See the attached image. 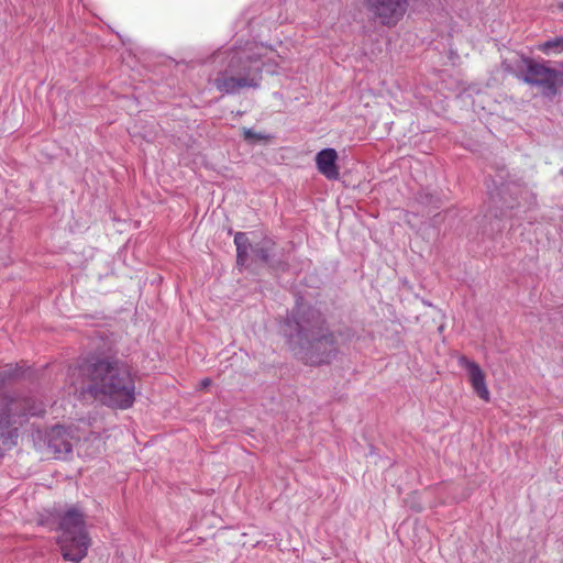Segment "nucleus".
I'll return each instance as SVG.
<instances>
[{
    "mask_svg": "<svg viewBox=\"0 0 563 563\" xmlns=\"http://www.w3.org/2000/svg\"><path fill=\"white\" fill-rule=\"evenodd\" d=\"M86 379L81 394L88 393L103 404L128 409L135 401V374L132 366L115 353L88 355L74 369Z\"/></svg>",
    "mask_w": 563,
    "mask_h": 563,
    "instance_id": "f257e3e1",
    "label": "nucleus"
},
{
    "mask_svg": "<svg viewBox=\"0 0 563 563\" xmlns=\"http://www.w3.org/2000/svg\"><path fill=\"white\" fill-rule=\"evenodd\" d=\"M283 331L294 354L308 365L329 364L338 354L334 332L323 313L297 302L284 321Z\"/></svg>",
    "mask_w": 563,
    "mask_h": 563,
    "instance_id": "f03ea898",
    "label": "nucleus"
},
{
    "mask_svg": "<svg viewBox=\"0 0 563 563\" xmlns=\"http://www.w3.org/2000/svg\"><path fill=\"white\" fill-rule=\"evenodd\" d=\"M256 45L230 48L216 54L214 59L225 64L219 70L213 84L228 95H234L243 88H256L262 80L263 62Z\"/></svg>",
    "mask_w": 563,
    "mask_h": 563,
    "instance_id": "7ed1b4c3",
    "label": "nucleus"
},
{
    "mask_svg": "<svg viewBox=\"0 0 563 563\" xmlns=\"http://www.w3.org/2000/svg\"><path fill=\"white\" fill-rule=\"evenodd\" d=\"M51 516L55 525L51 529L58 531L57 543L63 558L79 563L87 555L90 545L84 514L76 507H70Z\"/></svg>",
    "mask_w": 563,
    "mask_h": 563,
    "instance_id": "20e7f679",
    "label": "nucleus"
},
{
    "mask_svg": "<svg viewBox=\"0 0 563 563\" xmlns=\"http://www.w3.org/2000/svg\"><path fill=\"white\" fill-rule=\"evenodd\" d=\"M45 406L40 400H4L0 402V455L18 441L19 428L29 417L42 416Z\"/></svg>",
    "mask_w": 563,
    "mask_h": 563,
    "instance_id": "39448f33",
    "label": "nucleus"
},
{
    "mask_svg": "<svg viewBox=\"0 0 563 563\" xmlns=\"http://www.w3.org/2000/svg\"><path fill=\"white\" fill-rule=\"evenodd\" d=\"M517 78L539 89L545 98H554L563 87V70L550 66L549 60L522 56Z\"/></svg>",
    "mask_w": 563,
    "mask_h": 563,
    "instance_id": "423d86ee",
    "label": "nucleus"
},
{
    "mask_svg": "<svg viewBox=\"0 0 563 563\" xmlns=\"http://www.w3.org/2000/svg\"><path fill=\"white\" fill-rule=\"evenodd\" d=\"M490 200L500 209V216H507V211L528 210L537 205V196L526 185L519 183L501 184L496 192H490Z\"/></svg>",
    "mask_w": 563,
    "mask_h": 563,
    "instance_id": "0eeeda50",
    "label": "nucleus"
},
{
    "mask_svg": "<svg viewBox=\"0 0 563 563\" xmlns=\"http://www.w3.org/2000/svg\"><path fill=\"white\" fill-rule=\"evenodd\" d=\"M411 0H363L368 14L386 27L396 26L406 15Z\"/></svg>",
    "mask_w": 563,
    "mask_h": 563,
    "instance_id": "6e6552de",
    "label": "nucleus"
},
{
    "mask_svg": "<svg viewBox=\"0 0 563 563\" xmlns=\"http://www.w3.org/2000/svg\"><path fill=\"white\" fill-rule=\"evenodd\" d=\"M275 242L268 238L251 246L253 255L262 263L274 271L285 272L288 269V262L274 252Z\"/></svg>",
    "mask_w": 563,
    "mask_h": 563,
    "instance_id": "1a4fd4ad",
    "label": "nucleus"
},
{
    "mask_svg": "<svg viewBox=\"0 0 563 563\" xmlns=\"http://www.w3.org/2000/svg\"><path fill=\"white\" fill-rule=\"evenodd\" d=\"M47 451L56 457L71 452L73 443L69 432L62 426H54L45 434Z\"/></svg>",
    "mask_w": 563,
    "mask_h": 563,
    "instance_id": "9d476101",
    "label": "nucleus"
},
{
    "mask_svg": "<svg viewBox=\"0 0 563 563\" xmlns=\"http://www.w3.org/2000/svg\"><path fill=\"white\" fill-rule=\"evenodd\" d=\"M22 376L21 367L16 364H5L0 366V402L7 400H37L33 396L8 394L4 391L7 384Z\"/></svg>",
    "mask_w": 563,
    "mask_h": 563,
    "instance_id": "9b49d317",
    "label": "nucleus"
},
{
    "mask_svg": "<svg viewBox=\"0 0 563 563\" xmlns=\"http://www.w3.org/2000/svg\"><path fill=\"white\" fill-rule=\"evenodd\" d=\"M459 362L467 369L471 385L474 391L477 394V396L484 400H488L489 391L486 386L485 374L483 373L478 364H476L473 361H470L465 356H462Z\"/></svg>",
    "mask_w": 563,
    "mask_h": 563,
    "instance_id": "f8f14e48",
    "label": "nucleus"
},
{
    "mask_svg": "<svg viewBox=\"0 0 563 563\" xmlns=\"http://www.w3.org/2000/svg\"><path fill=\"white\" fill-rule=\"evenodd\" d=\"M338 153L334 148H323L316 155L317 168L327 179L336 180L339 178V168L336 165Z\"/></svg>",
    "mask_w": 563,
    "mask_h": 563,
    "instance_id": "ddd939ff",
    "label": "nucleus"
},
{
    "mask_svg": "<svg viewBox=\"0 0 563 563\" xmlns=\"http://www.w3.org/2000/svg\"><path fill=\"white\" fill-rule=\"evenodd\" d=\"M538 49L545 55L563 53V36H556L540 43Z\"/></svg>",
    "mask_w": 563,
    "mask_h": 563,
    "instance_id": "4468645a",
    "label": "nucleus"
},
{
    "mask_svg": "<svg viewBox=\"0 0 563 563\" xmlns=\"http://www.w3.org/2000/svg\"><path fill=\"white\" fill-rule=\"evenodd\" d=\"M234 244H235L236 249L253 246L252 244H250L249 239L246 236V233H244V232H236L235 233V235H234Z\"/></svg>",
    "mask_w": 563,
    "mask_h": 563,
    "instance_id": "2eb2a0df",
    "label": "nucleus"
},
{
    "mask_svg": "<svg viewBox=\"0 0 563 563\" xmlns=\"http://www.w3.org/2000/svg\"><path fill=\"white\" fill-rule=\"evenodd\" d=\"M249 250H251V247H240V249H236V264L239 266H244L247 258H249Z\"/></svg>",
    "mask_w": 563,
    "mask_h": 563,
    "instance_id": "dca6fc26",
    "label": "nucleus"
},
{
    "mask_svg": "<svg viewBox=\"0 0 563 563\" xmlns=\"http://www.w3.org/2000/svg\"><path fill=\"white\" fill-rule=\"evenodd\" d=\"M419 200L421 203H426V205L432 203L433 196L431 194H420Z\"/></svg>",
    "mask_w": 563,
    "mask_h": 563,
    "instance_id": "f3484780",
    "label": "nucleus"
},
{
    "mask_svg": "<svg viewBox=\"0 0 563 563\" xmlns=\"http://www.w3.org/2000/svg\"><path fill=\"white\" fill-rule=\"evenodd\" d=\"M244 135L246 139H251V137L255 136V134L253 133L252 130H245Z\"/></svg>",
    "mask_w": 563,
    "mask_h": 563,
    "instance_id": "a211bd4d",
    "label": "nucleus"
},
{
    "mask_svg": "<svg viewBox=\"0 0 563 563\" xmlns=\"http://www.w3.org/2000/svg\"><path fill=\"white\" fill-rule=\"evenodd\" d=\"M201 384H202L203 387H207L210 384V379L206 378V379L202 380Z\"/></svg>",
    "mask_w": 563,
    "mask_h": 563,
    "instance_id": "6ab92c4d",
    "label": "nucleus"
},
{
    "mask_svg": "<svg viewBox=\"0 0 563 563\" xmlns=\"http://www.w3.org/2000/svg\"><path fill=\"white\" fill-rule=\"evenodd\" d=\"M561 67L563 68V63L561 64Z\"/></svg>",
    "mask_w": 563,
    "mask_h": 563,
    "instance_id": "aec40b11",
    "label": "nucleus"
}]
</instances>
